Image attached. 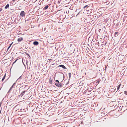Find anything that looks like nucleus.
Returning <instances> with one entry per match:
<instances>
[{
    "instance_id": "1",
    "label": "nucleus",
    "mask_w": 127,
    "mask_h": 127,
    "mask_svg": "<svg viewBox=\"0 0 127 127\" xmlns=\"http://www.w3.org/2000/svg\"><path fill=\"white\" fill-rule=\"evenodd\" d=\"M20 14L22 17H23L25 16V13L24 11H22L21 12Z\"/></svg>"
},
{
    "instance_id": "2",
    "label": "nucleus",
    "mask_w": 127,
    "mask_h": 127,
    "mask_svg": "<svg viewBox=\"0 0 127 127\" xmlns=\"http://www.w3.org/2000/svg\"><path fill=\"white\" fill-rule=\"evenodd\" d=\"M55 85L58 87H61L63 85L61 83H55Z\"/></svg>"
},
{
    "instance_id": "3",
    "label": "nucleus",
    "mask_w": 127,
    "mask_h": 127,
    "mask_svg": "<svg viewBox=\"0 0 127 127\" xmlns=\"http://www.w3.org/2000/svg\"><path fill=\"white\" fill-rule=\"evenodd\" d=\"M58 67H61L64 69H66V67L63 65H61L59 66Z\"/></svg>"
},
{
    "instance_id": "4",
    "label": "nucleus",
    "mask_w": 127,
    "mask_h": 127,
    "mask_svg": "<svg viewBox=\"0 0 127 127\" xmlns=\"http://www.w3.org/2000/svg\"><path fill=\"white\" fill-rule=\"evenodd\" d=\"M23 40V38L22 37H20L18 38L17 39V41L18 42H20Z\"/></svg>"
},
{
    "instance_id": "5",
    "label": "nucleus",
    "mask_w": 127,
    "mask_h": 127,
    "mask_svg": "<svg viewBox=\"0 0 127 127\" xmlns=\"http://www.w3.org/2000/svg\"><path fill=\"white\" fill-rule=\"evenodd\" d=\"M33 44L34 45H37L39 44V43L37 41H35L33 42Z\"/></svg>"
},
{
    "instance_id": "6",
    "label": "nucleus",
    "mask_w": 127,
    "mask_h": 127,
    "mask_svg": "<svg viewBox=\"0 0 127 127\" xmlns=\"http://www.w3.org/2000/svg\"><path fill=\"white\" fill-rule=\"evenodd\" d=\"M121 85V84H119L117 86V89L116 90V92H117L118 90L119 89Z\"/></svg>"
},
{
    "instance_id": "7",
    "label": "nucleus",
    "mask_w": 127,
    "mask_h": 127,
    "mask_svg": "<svg viewBox=\"0 0 127 127\" xmlns=\"http://www.w3.org/2000/svg\"><path fill=\"white\" fill-rule=\"evenodd\" d=\"M48 7V5H47L46 6H45L44 8H43V10H46L47 9Z\"/></svg>"
},
{
    "instance_id": "8",
    "label": "nucleus",
    "mask_w": 127,
    "mask_h": 127,
    "mask_svg": "<svg viewBox=\"0 0 127 127\" xmlns=\"http://www.w3.org/2000/svg\"><path fill=\"white\" fill-rule=\"evenodd\" d=\"M6 74H5L4 76L3 77V78L2 79V82H3L4 81V80L5 78L6 77Z\"/></svg>"
},
{
    "instance_id": "9",
    "label": "nucleus",
    "mask_w": 127,
    "mask_h": 127,
    "mask_svg": "<svg viewBox=\"0 0 127 127\" xmlns=\"http://www.w3.org/2000/svg\"><path fill=\"white\" fill-rule=\"evenodd\" d=\"M9 6V5L8 4H7L6 6L5 7V9H7V8H8Z\"/></svg>"
},
{
    "instance_id": "10",
    "label": "nucleus",
    "mask_w": 127,
    "mask_h": 127,
    "mask_svg": "<svg viewBox=\"0 0 127 127\" xmlns=\"http://www.w3.org/2000/svg\"><path fill=\"white\" fill-rule=\"evenodd\" d=\"M13 43V42H12V43H11V44L8 47V50L9 49V48L10 47H11V45H12V44Z\"/></svg>"
},
{
    "instance_id": "11",
    "label": "nucleus",
    "mask_w": 127,
    "mask_h": 127,
    "mask_svg": "<svg viewBox=\"0 0 127 127\" xmlns=\"http://www.w3.org/2000/svg\"><path fill=\"white\" fill-rule=\"evenodd\" d=\"M124 93L127 95V92L125 91L124 92Z\"/></svg>"
},
{
    "instance_id": "12",
    "label": "nucleus",
    "mask_w": 127,
    "mask_h": 127,
    "mask_svg": "<svg viewBox=\"0 0 127 127\" xmlns=\"http://www.w3.org/2000/svg\"><path fill=\"white\" fill-rule=\"evenodd\" d=\"M118 33V32H116L115 33V35H116V34H117Z\"/></svg>"
},
{
    "instance_id": "13",
    "label": "nucleus",
    "mask_w": 127,
    "mask_h": 127,
    "mask_svg": "<svg viewBox=\"0 0 127 127\" xmlns=\"http://www.w3.org/2000/svg\"><path fill=\"white\" fill-rule=\"evenodd\" d=\"M18 60V59H17L13 63V64H14L16 62V61Z\"/></svg>"
},
{
    "instance_id": "14",
    "label": "nucleus",
    "mask_w": 127,
    "mask_h": 127,
    "mask_svg": "<svg viewBox=\"0 0 127 127\" xmlns=\"http://www.w3.org/2000/svg\"><path fill=\"white\" fill-rule=\"evenodd\" d=\"M25 91H23V92L21 93V94H22V95H24V93L25 92Z\"/></svg>"
},
{
    "instance_id": "15",
    "label": "nucleus",
    "mask_w": 127,
    "mask_h": 127,
    "mask_svg": "<svg viewBox=\"0 0 127 127\" xmlns=\"http://www.w3.org/2000/svg\"><path fill=\"white\" fill-rule=\"evenodd\" d=\"M13 85H12V86H11V88L10 89L9 91H10L11 90V89H12V88H13Z\"/></svg>"
},
{
    "instance_id": "16",
    "label": "nucleus",
    "mask_w": 127,
    "mask_h": 127,
    "mask_svg": "<svg viewBox=\"0 0 127 127\" xmlns=\"http://www.w3.org/2000/svg\"><path fill=\"white\" fill-rule=\"evenodd\" d=\"M71 73H69V77H71Z\"/></svg>"
},
{
    "instance_id": "17",
    "label": "nucleus",
    "mask_w": 127,
    "mask_h": 127,
    "mask_svg": "<svg viewBox=\"0 0 127 127\" xmlns=\"http://www.w3.org/2000/svg\"><path fill=\"white\" fill-rule=\"evenodd\" d=\"M50 83L51 84H52V80H50Z\"/></svg>"
},
{
    "instance_id": "18",
    "label": "nucleus",
    "mask_w": 127,
    "mask_h": 127,
    "mask_svg": "<svg viewBox=\"0 0 127 127\" xmlns=\"http://www.w3.org/2000/svg\"><path fill=\"white\" fill-rule=\"evenodd\" d=\"M22 78V77H21V76H20V77L18 79H21Z\"/></svg>"
},
{
    "instance_id": "19",
    "label": "nucleus",
    "mask_w": 127,
    "mask_h": 127,
    "mask_svg": "<svg viewBox=\"0 0 127 127\" xmlns=\"http://www.w3.org/2000/svg\"><path fill=\"white\" fill-rule=\"evenodd\" d=\"M56 81L58 83H59V81L58 80H56Z\"/></svg>"
},
{
    "instance_id": "20",
    "label": "nucleus",
    "mask_w": 127,
    "mask_h": 127,
    "mask_svg": "<svg viewBox=\"0 0 127 127\" xmlns=\"http://www.w3.org/2000/svg\"><path fill=\"white\" fill-rule=\"evenodd\" d=\"M17 0H13L12 1L14 2L15 1H17Z\"/></svg>"
},
{
    "instance_id": "21",
    "label": "nucleus",
    "mask_w": 127,
    "mask_h": 127,
    "mask_svg": "<svg viewBox=\"0 0 127 127\" xmlns=\"http://www.w3.org/2000/svg\"><path fill=\"white\" fill-rule=\"evenodd\" d=\"M116 90V89H115V90H114V91H116V90Z\"/></svg>"
},
{
    "instance_id": "22",
    "label": "nucleus",
    "mask_w": 127,
    "mask_h": 127,
    "mask_svg": "<svg viewBox=\"0 0 127 127\" xmlns=\"http://www.w3.org/2000/svg\"><path fill=\"white\" fill-rule=\"evenodd\" d=\"M85 6L84 7V8H85L86 7V6Z\"/></svg>"
},
{
    "instance_id": "23",
    "label": "nucleus",
    "mask_w": 127,
    "mask_h": 127,
    "mask_svg": "<svg viewBox=\"0 0 127 127\" xmlns=\"http://www.w3.org/2000/svg\"><path fill=\"white\" fill-rule=\"evenodd\" d=\"M99 81H97V83H99Z\"/></svg>"
},
{
    "instance_id": "24",
    "label": "nucleus",
    "mask_w": 127,
    "mask_h": 127,
    "mask_svg": "<svg viewBox=\"0 0 127 127\" xmlns=\"http://www.w3.org/2000/svg\"><path fill=\"white\" fill-rule=\"evenodd\" d=\"M28 55L29 56V57H30V56L29 54H28Z\"/></svg>"
},
{
    "instance_id": "25",
    "label": "nucleus",
    "mask_w": 127,
    "mask_h": 127,
    "mask_svg": "<svg viewBox=\"0 0 127 127\" xmlns=\"http://www.w3.org/2000/svg\"><path fill=\"white\" fill-rule=\"evenodd\" d=\"M50 60H51V59H50L49 61H50Z\"/></svg>"
}]
</instances>
